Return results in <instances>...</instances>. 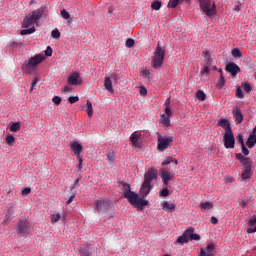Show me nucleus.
Masks as SVG:
<instances>
[{"instance_id": "1", "label": "nucleus", "mask_w": 256, "mask_h": 256, "mask_svg": "<svg viewBox=\"0 0 256 256\" xmlns=\"http://www.w3.org/2000/svg\"><path fill=\"white\" fill-rule=\"evenodd\" d=\"M166 47L161 45V42L158 41L154 56L152 58V67L154 69H160L165 60Z\"/></svg>"}, {"instance_id": "2", "label": "nucleus", "mask_w": 256, "mask_h": 256, "mask_svg": "<svg viewBox=\"0 0 256 256\" xmlns=\"http://www.w3.org/2000/svg\"><path fill=\"white\" fill-rule=\"evenodd\" d=\"M199 2V7L202 13L208 18H213L217 15V6L216 3L211 2V0H197Z\"/></svg>"}, {"instance_id": "3", "label": "nucleus", "mask_w": 256, "mask_h": 256, "mask_svg": "<svg viewBox=\"0 0 256 256\" xmlns=\"http://www.w3.org/2000/svg\"><path fill=\"white\" fill-rule=\"evenodd\" d=\"M45 60V56L43 54H36L28 62L25 63L24 68L25 71L29 74L36 72L39 65Z\"/></svg>"}, {"instance_id": "4", "label": "nucleus", "mask_w": 256, "mask_h": 256, "mask_svg": "<svg viewBox=\"0 0 256 256\" xmlns=\"http://www.w3.org/2000/svg\"><path fill=\"white\" fill-rule=\"evenodd\" d=\"M43 12L41 10H34L31 14L26 16L22 23V28H29L35 25L39 20H41Z\"/></svg>"}, {"instance_id": "5", "label": "nucleus", "mask_w": 256, "mask_h": 256, "mask_svg": "<svg viewBox=\"0 0 256 256\" xmlns=\"http://www.w3.org/2000/svg\"><path fill=\"white\" fill-rule=\"evenodd\" d=\"M33 230H34L33 225L29 221L19 219L17 224V233L21 237L28 236L33 232Z\"/></svg>"}, {"instance_id": "6", "label": "nucleus", "mask_w": 256, "mask_h": 256, "mask_svg": "<svg viewBox=\"0 0 256 256\" xmlns=\"http://www.w3.org/2000/svg\"><path fill=\"white\" fill-rule=\"evenodd\" d=\"M173 141H174L173 136H161V135H159L158 136V146H157V149L160 152H163V151H165L166 149H168L171 146Z\"/></svg>"}, {"instance_id": "7", "label": "nucleus", "mask_w": 256, "mask_h": 256, "mask_svg": "<svg viewBox=\"0 0 256 256\" xmlns=\"http://www.w3.org/2000/svg\"><path fill=\"white\" fill-rule=\"evenodd\" d=\"M224 147L226 149H234L235 147V138L233 131L224 133Z\"/></svg>"}, {"instance_id": "8", "label": "nucleus", "mask_w": 256, "mask_h": 256, "mask_svg": "<svg viewBox=\"0 0 256 256\" xmlns=\"http://www.w3.org/2000/svg\"><path fill=\"white\" fill-rule=\"evenodd\" d=\"M158 171L155 168H150L144 175V183L151 185L153 180L157 179Z\"/></svg>"}, {"instance_id": "9", "label": "nucleus", "mask_w": 256, "mask_h": 256, "mask_svg": "<svg viewBox=\"0 0 256 256\" xmlns=\"http://www.w3.org/2000/svg\"><path fill=\"white\" fill-rule=\"evenodd\" d=\"M131 145L135 148H141V133L134 131L130 136Z\"/></svg>"}, {"instance_id": "10", "label": "nucleus", "mask_w": 256, "mask_h": 256, "mask_svg": "<svg viewBox=\"0 0 256 256\" xmlns=\"http://www.w3.org/2000/svg\"><path fill=\"white\" fill-rule=\"evenodd\" d=\"M236 159L240 161L244 169H253L250 158L244 157L241 153L236 154Z\"/></svg>"}, {"instance_id": "11", "label": "nucleus", "mask_w": 256, "mask_h": 256, "mask_svg": "<svg viewBox=\"0 0 256 256\" xmlns=\"http://www.w3.org/2000/svg\"><path fill=\"white\" fill-rule=\"evenodd\" d=\"M68 84L73 86H79L82 84V78L79 73L74 72L68 77Z\"/></svg>"}, {"instance_id": "12", "label": "nucleus", "mask_w": 256, "mask_h": 256, "mask_svg": "<svg viewBox=\"0 0 256 256\" xmlns=\"http://www.w3.org/2000/svg\"><path fill=\"white\" fill-rule=\"evenodd\" d=\"M160 174L164 185H169V182L174 178V173L170 172L168 169L161 170Z\"/></svg>"}, {"instance_id": "13", "label": "nucleus", "mask_w": 256, "mask_h": 256, "mask_svg": "<svg viewBox=\"0 0 256 256\" xmlns=\"http://www.w3.org/2000/svg\"><path fill=\"white\" fill-rule=\"evenodd\" d=\"M124 198L127 199L131 205H135L139 199V195L133 191L125 192Z\"/></svg>"}, {"instance_id": "14", "label": "nucleus", "mask_w": 256, "mask_h": 256, "mask_svg": "<svg viewBox=\"0 0 256 256\" xmlns=\"http://www.w3.org/2000/svg\"><path fill=\"white\" fill-rule=\"evenodd\" d=\"M218 126L222 127L225 133L232 132L231 125L229 123V119L227 118H220L218 121Z\"/></svg>"}, {"instance_id": "15", "label": "nucleus", "mask_w": 256, "mask_h": 256, "mask_svg": "<svg viewBox=\"0 0 256 256\" xmlns=\"http://www.w3.org/2000/svg\"><path fill=\"white\" fill-rule=\"evenodd\" d=\"M233 117L235 118V123L236 125H239L243 122L244 117L242 112L240 111V109L238 107H234L233 111H232Z\"/></svg>"}, {"instance_id": "16", "label": "nucleus", "mask_w": 256, "mask_h": 256, "mask_svg": "<svg viewBox=\"0 0 256 256\" xmlns=\"http://www.w3.org/2000/svg\"><path fill=\"white\" fill-rule=\"evenodd\" d=\"M225 70L230 73L233 77H235L241 69L235 63H230L226 66Z\"/></svg>"}, {"instance_id": "17", "label": "nucleus", "mask_w": 256, "mask_h": 256, "mask_svg": "<svg viewBox=\"0 0 256 256\" xmlns=\"http://www.w3.org/2000/svg\"><path fill=\"white\" fill-rule=\"evenodd\" d=\"M189 233H190V230H185L184 231V234H182V236H180L178 238V240H176V243L180 244V245H183L185 243H188L190 241V238H189Z\"/></svg>"}, {"instance_id": "18", "label": "nucleus", "mask_w": 256, "mask_h": 256, "mask_svg": "<svg viewBox=\"0 0 256 256\" xmlns=\"http://www.w3.org/2000/svg\"><path fill=\"white\" fill-rule=\"evenodd\" d=\"M108 207V202L106 200H96V211L99 213L106 210Z\"/></svg>"}, {"instance_id": "19", "label": "nucleus", "mask_w": 256, "mask_h": 256, "mask_svg": "<svg viewBox=\"0 0 256 256\" xmlns=\"http://www.w3.org/2000/svg\"><path fill=\"white\" fill-rule=\"evenodd\" d=\"M202 55L204 57L205 65L212 66L213 56L210 54L208 50H205L202 52Z\"/></svg>"}, {"instance_id": "20", "label": "nucleus", "mask_w": 256, "mask_h": 256, "mask_svg": "<svg viewBox=\"0 0 256 256\" xmlns=\"http://www.w3.org/2000/svg\"><path fill=\"white\" fill-rule=\"evenodd\" d=\"M161 206L166 212H174L176 208V205L174 203H169L168 201L162 202Z\"/></svg>"}, {"instance_id": "21", "label": "nucleus", "mask_w": 256, "mask_h": 256, "mask_svg": "<svg viewBox=\"0 0 256 256\" xmlns=\"http://www.w3.org/2000/svg\"><path fill=\"white\" fill-rule=\"evenodd\" d=\"M71 149L74 152V154L78 156V158L80 157V154L83 151V147L81 146V144H79V142H74L71 145Z\"/></svg>"}, {"instance_id": "22", "label": "nucleus", "mask_w": 256, "mask_h": 256, "mask_svg": "<svg viewBox=\"0 0 256 256\" xmlns=\"http://www.w3.org/2000/svg\"><path fill=\"white\" fill-rule=\"evenodd\" d=\"M152 185L147 183V182H143L142 187L140 189V193L143 197L147 196L150 193V189H151Z\"/></svg>"}, {"instance_id": "23", "label": "nucleus", "mask_w": 256, "mask_h": 256, "mask_svg": "<svg viewBox=\"0 0 256 256\" xmlns=\"http://www.w3.org/2000/svg\"><path fill=\"white\" fill-rule=\"evenodd\" d=\"M187 231H190L188 236H189V240H194V241H199L201 240V236L200 234H195V228H187Z\"/></svg>"}, {"instance_id": "24", "label": "nucleus", "mask_w": 256, "mask_h": 256, "mask_svg": "<svg viewBox=\"0 0 256 256\" xmlns=\"http://www.w3.org/2000/svg\"><path fill=\"white\" fill-rule=\"evenodd\" d=\"M255 144H256V134H250L246 142V145L249 149H252L254 148Z\"/></svg>"}, {"instance_id": "25", "label": "nucleus", "mask_w": 256, "mask_h": 256, "mask_svg": "<svg viewBox=\"0 0 256 256\" xmlns=\"http://www.w3.org/2000/svg\"><path fill=\"white\" fill-rule=\"evenodd\" d=\"M85 112L88 114V117L91 118L93 116V104L90 100L87 101Z\"/></svg>"}, {"instance_id": "26", "label": "nucleus", "mask_w": 256, "mask_h": 256, "mask_svg": "<svg viewBox=\"0 0 256 256\" xmlns=\"http://www.w3.org/2000/svg\"><path fill=\"white\" fill-rule=\"evenodd\" d=\"M200 209L209 211L213 209V203L207 201V202H200L199 204Z\"/></svg>"}, {"instance_id": "27", "label": "nucleus", "mask_w": 256, "mask_h": 256, "mask_svg": "<svg viewBox=\"0 0 256 256\" xmlns=\"http://www.w3.org/2000/svg\"><path fill=\"white\" fill-rule=\"evenodd\" d=\"M134 205H136V207H137L138 209L142 210L143 207H145V206L148 205V201H147V200H144V199H142V198H138V199L136 200V204H134Z\"/></svg>"}, {"instance_id": "28", "label": "nucleus", "mask_w": 256, "mask_h": 256, "mask_svg": "<svg viewBox=\"0 0 256 256\" xmlns=\"http://www.w3.org/2000/svg\"><path fill=\"white\" fill-rule=\"evenodd\" d=\"M190 2V0H170L168 3V7L171 9H176L177 5L182 2Z\"/></svg>"}, {"instance_id": "29", "label": "nucleus", "mask_w": 256, "mask_h": 256, "mask_svg": "<svg viewBox=\"0 0 256 256\" xmlns=\"http://www.w3.org/2000/svg\"><path fill=\"white\" fill-rule=\"evenodd\" d=\"M253 175V168L244 169L242 172V177L244 180L249 179Z\"/></svg>"}, {"instance_id": "30", "label": "nucleus", "mask_w": 256, "mask_h": 256, "mask_svg": "<svg viewBox=\"0 0 256 256\" xmlns=\"http://www.w3.org/2000/svg\"><path fill=\"white\" fill-rule=\"evenodd\" d=\"M104 86H105V88H106L107 90L113 91V84H112L111 78L106 77V78L104 79Z\"/></svg>"}, {"instance_id": "31", "label": "nucleus", "mask_w": 256, "mask_h": 256, "mask_svg": "<svg viewBox=\"0 0 256 256\" xmlns=\"http://www.w3.org/2000/svg\"><path fill=\"white\" fill-rule=\"evenodd\" d=\"M36 32V28L35 27H31L29 29H22L20 31V35L21 36H25V35H30Z\"/></svg>"}, {"instance_id": "32", "label": "nucleus", "mask_w": 256, "mask_h": 256, "mask_svg": "<svg viewBox=\"0 0 256 256\" xmlns=\"http://www.w3.org/2000/svg\"><path fill=\"white\" fill-rule=\"evenodd\" d=\"M21 129V124L20 122H14L10 125L9 130L11 132H18Z\"/></svg>"}, {"instance_id": "33", "label": "nucleus", "mask_w": 256, "mask_h": 256, "mask_svg": "<svg viewBox=\"0 0 256 256\" xmlns=\"http://www.w3.org/2000/svg\"><path fill=\"white\" fill-rule=\"evenodd\" d=\"M15 143L16 141L12 134H9L8 136H6V144H8V146L12 147L15 145Z\"/></svg>"}, {"instance_id": "34", "label": "nucleus", "mask_w": 256, "mask_h": 256, "mask_svg": "<svg viewBox=\"0 0 256 256\" xmlns=\"http://www.w3.org/2000/svg\"><path fill=\"white\" fill-rule=\"evenodd\" d=\"M80 253L83 255V256H91V251L89 249V247L87 246H81L80 247Z\"/></svg>"}, {"instance_id": "35", "label": "nucleus", "mask_w": 256, "mask_h": 256, "mask_svg": "<svg viewBox=\"0 0 256 256\" xmlns=\"http://www.w3.org/2000/svg\"><path fill=\"white\" fill-rule=\"evenodd\" d=\"M215 249H216L215 244H208L206 247V252L208 253L207 255L213 256L215 254L214 253Z\"/></svg>"}, {"instance_id": "36", "label": "nucleus", "mask_w": 256, "mask_h": 256, "mask_svg": "<svg viewBox=\"0 0 256 256\" xmlns=\"http://www.w3.org/2000/svg\"><path fill=\"white\" fill-rule=\"evenodd\" d=\"M14 215V207L10 206L8 208V213H6V220H12Z\"/></svg>"}, {"instance_id": "37", "label": "nucleus", "mask_w": 256, "mask_h": 256, "mask_svg": "<svg viewBox=\"0 0 256 256\" xmlns=\"http://www.w3.org/2000/svg\"><path fill=\"white\" fill-rule=\"evenodd\" d=\"M217 88L221 89L223 88V86H225V76L221 75L217 84H216Z\"/></svg>"}, {"instance_id": "38", "label": "nucleus", "mask_w": 256, "mask_h": 256, "mask_svg": "<svg viewBox=\"0 0 256 256\" xmlns=\"http://www.w3.org/2000/svg\"><path fill=\"white\" fill-rule=\"evenodd\" d=\"M162 7V3L160 1H155L151 5V9L154 11H159V9Z\"/></svg>"}, {"instance_id": "39", "label": "nucleus", "mask_w": 256, "mask_h": 256, "mask_svg": "<svg viewBox=\"0 0 256 256\" xmlns=\"http://www.w3.org/2000/svg\"><path fill=\"white\" fill-rule=\"evenodd\" d=\"M127 48H133L135 46V40L133 38H128L125 42Z\"/></svg>"}, {"instance_id": "40", "label": "nucleus", "mask_w": 256, "mask_h": 256, "mask_svg": "<svg viewBox=\"0 0 256 256\" xmlns=\"http://www.w3.org/2000/svg\"><path fill=\"white\" fill-rule=\"evenodd\" d=\"M241 87L247 93H250L252 91V87L248 82L243 83Z\"/></svg>"}, {"instance_id": "41", "label": "nucleus", "mask_w": 256, "mask_h": 256, "mask_svg": "<svg viewBox=\"0 0 256 256\" xmlns=\"http://www.w3.org/2000/svg\"><path fill=\"white\" fill-rule=\"evenodd\" d=\"M231 54H232V56L235 57L236 59L241 58V52H240L239 48H233Z\"/></svg>"}, {"instance_id": "42", "label": "nucleus", "mask_w": 256, "mask_h": 256, "mask_svg": "<svg viewBox=\"0 0 256 256\" xmlns=\"http://www.w3.org/2000/svg\"><path fill=\"white\" fill-rule=\"evenodd\" d=\"M51 36H52L53 39L58 40V39L60 38V32H59V30H58V29L52 30Z\"/></svg>"}, {"instance_id": "43", "label": "nucleus", "mask_w": 256, "mask_h": 256, "mask_svg": "<svg viewBox=\"0 0 256 256\" xmlns=\"http://www.w3.org/2000/svg\"><path fill=\"white\" fill-rule=\"evenodd\" d=\"M60 219H61V216H60L59 213L53 214L52 219H51V223H52V224H55V223H57Z\"/></svg>"}, {"instance_id": "44", "label": "nucleus", "mask_w": 256, "mask_h": 256, "mask_svg": "<svg viewBox=\"0 0 256 256\" xmlns=\"http://www.w3.org/2000/svg\"><path fill=\"white\" fill-rule=\"evenodd\" d=\"M162 123L164 125H168L170 123V116L166 115V114H163L162 115Z\"/></svg>"}, {"instance_id": "45", "label": "nucleus", "mask_w": 256, "mask_h": 256, "mask_svg": "<svg viewBox=\"0 0 256 256\" xmlns=\"http://www.w3.org/2000/svg\"><path fill=\"white\" fill-rule=\"evenodd\" d=\"M32 190L30 187H26L21 191V195L22 196H28L29 194H31Z\"/></svg>"}, {"instance_id": "46", "label": "nucleus", "mask_w": 256, "mask_h": 256, "mask_svg": "<svg viewBox=\"0 0 256 256\" xmlns=\"http://www.w3.org/2000/svg\"><path fill=\"white\" fill-rule=\"evenodd\" d=\"M236 141L241 145V147H242L243 145H245V144H244V136H243L242 134H238V136H237V138H236Z\"/></svg>"}, {"instance_id": "47", "label": "nucleus", "mask_w": 256, "mask_h": 256, "mask_svg": "<svg viewBox=\"0 0 256 256\" xmlns=\"http://www.w3.org/2000/svg\"><path fill=\"white\" fill-rule=\"evenodd\" d=\"M122 189H123L124 195H126V193L132 192L131 186L129 184H123Z\"/></svg>"}, {"instance_id": "48", "label": "nucleus", "mask_w": 256, "mask_h": 256, "mask_svg": "<svg viewBox=\"0 0 256 256\" xmlns=\"http://www.w3.org/2000/svg\"><path fill=\"white\" fill-rule=\"evenodd\" d=\"M160 196L163 198H166L169 196V190L167 188H164L160 191Z\"/></svg>"}, {"instance_id": "49", "label": "nucleus", "mask_w": 256, "mask_h": 256, "mask_svg": "<svg viewBox=\"0 0 256 256\" xmlns=\"http://www.w3.org/2000/svg\"><path fill=\"white\" fill-rule=\"evenodd\" d=\"M45 55L47 57H51L53 55V48H51V46H48L45 50Z\"/></svg>"}, {"instance_id": "50", "label": "nucleus", "mask_w": 256, "mask_h": 256, "mask_svg": "<svg viewBox=\"0 0 256 256\" xmlns=\"http://www.w3.org/2000/svg\"><path fill=\"white\" fill-rule=\"evenodd\" d=\"M61 16H62L63 19H65V20H69V19H70V14H69V12H67L66 10H62V11H61Z\"/></svg>"}, {"instance_id": "51", "label": "nucleus", "mask_w": 256, "mask_h": 256, "mask_svg": "<svg viewBox=\"0 0 256 256\" xmlns=\"http://www.w3.org/2000/svg\"><path fill=\"white\" fill-rule=\"evenodd\" d=\"M236 97H244L243 91L239 86L236 88Z\"/></svg>"}, {"instance_id": "52", "label": "nucleus", "mask_w": 256, "mask_h": 256, "mask_svg": "<svg viewBox=\"0 0 256 256\" xmlns=\"http://www.w3.org/2000/svg\"><path fill=\"white\" fill-rule=\"evenodd\" d=\"M140 95L142 97H144L145 95H147V89L144 86H141L139 89Z\"/></svg>"}, {"instance_id": "53", "label": "nucleus", "mask_w": 256, "mask_h": 256, "mask_svg": "<svg viewBox=\"0 0 256 256\" xmlns=\"http://www.w3.org/2000/svg\"><path fill=\"white\" fill-rule=\"evenodd\" d=\"M142 76H143L144 78H148V79L151 78V74H150L149 70H143V71H142Z\"/></svg>"}, {"instance_id": "54", "label": "nucleus", "mask_w": 256, "mask_h": 256, "mask_svg": "<svg viewBox=\"0 0 256 256\" xmlns=\"http://www.w3.org/2000/svg\"><path fill=\"white\" fill-rule=\"evenodd\" d=\"M241 149H242V154L244 156H248L249 155V150L245 147V144L241 146Z\"/></svg>"}, {"instance_id": "55", "label": "nucleus", "mask_w": 256, "mask_h": 256, "mask_svg": "<svg viewBox=\"0 0 256 256\" xmlns=\"http://www.w3.org/2000/svg\"><path fill=\"white\" fill-rule=\"evenodd\" d=\"M210 67L211 66H209V65H205L203 70L200 71V73L201 74H204V73L208 74L210 72Z\"/></svg>"}, {"instance_id": "56", "label": "nucleus", "mask_w": 256, "mask_h": 256, "mask_svg": "<svg viewBox=\"0 0 256 256\" xmlns=\"http://www.w3.org/2000/svg\"><path fill=\"white\" fill-rule=\"evenodd\" d=\"M39 79L38 78H35L32 83H31V86H30V91H33L35 86L37 85Z\"/></svg>"}, {"instance_id": "57", "label": "nucleus", "mask_w": 256, "mask_h": 256, "mask_svg": "<svg viewBox=\"0 0 256 256\" xmlns=\"http://www.w3.org/2000/svg\"><path fill=\"white\" fill-rule=\"evenodd\" d=\"M173 161V158L172 157H168L161 165L162 166H166V165H169L171 164Z\"/></svg>"}, {"instance_id": "58", "label": "nucleus", "mask_w": 256, "mask_h": 256, "mask_svg": "<svg viewBox=\"0 0 256 256\" xmlns=\"http://www.w3.org/2000/svg\"><path fill=\"white\" fill-rule=\"evenodd\" d=\"M195 97H206V94L203 90H198L195 94Z\"/></svg>"}, {"instance_id": "59", "label": "nucleus", "mask_w": 256, "mask_h": 256, "mask_svg": "<svg viewBox=\"0 0 256 256\" xmlns=\"http://www.w3.org/2000/svg\"><path fill=\"white\" fill-rule=\"evenodd\" d=\"M68 101L70 102V104H75L77 103V101H79V97H69Z\"/></svg>"}, {"instance_id": "60", "label": "nucleus", "mask_w": 256, "mask_h": 256, "mask_svg": "<svg viewBox=\"0 0 256 256\" xmlns=\"http://www.w3.org/2000/svg\"><path fill=\"white\" fill-rule=\"evenodd\" d=\"M52 101H53V103L55 104V105H60V103H61V98L60 97H53V99H52Z\"/></svg>"}, {"instance_id": "61", "label": "nucleus", "mask_w": 256, "mask_h": 256, "mask_svg": "<svg viewBox=\"0 0 256 256\" xmlns=\"http://www.w3.org/2000/svg\"><path fill=\"white\" fill-rule=\"evenodd\" d=\"M165 115L166 116H169V117H171L172 116V111H171V108H170V106H167L166 107V109H165Z\"/></svg>"}, {"instance_id": "62", "label": "nucleus", "mask_w": 256, "mask_h": 256, "mask_svg": "<svg viewBox=\"0 0 256 256\" xmlns=\"http://www.w3.org/2000/svg\"><path fill=\"white\" fill-rule=\"evenodd\" d=\"M110 78L113 80V81H118L119 80V75L117 73H112Z\"/></svg>"}, {"instance_id": "63", "label": "nucleus", "mask_w": 256, "mask_h": 256, "mask_svg": "<svg viewBox=\"0 0 256 256\" xmlns=\"http://www.w3.org/2000/svg\"><path fill=\"white\" fill-rule=\"evenodd\" d=\"M256 225V216L249 221V226L254 227Z\"/></svg>"}, {"instance_id": "64", "label": "nucleus", "mask_w": 256, "mask_h": 256, "mask_svg": "<svg viewBox=\"0 0 256 256\" xmlns=\"http://www.w3.org/2000/svg\"><path fill=\"white\" fill-rule=\"evenodd\" d=\"M198 256H211V255H207V252L205 251V249H201L200 254Z\"/></svg>"}]
</instances>
